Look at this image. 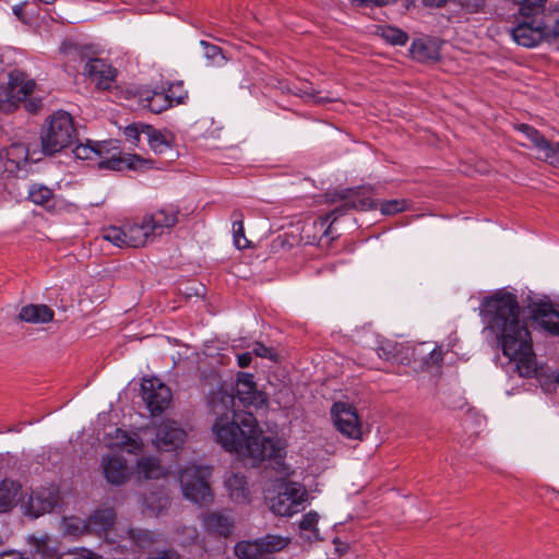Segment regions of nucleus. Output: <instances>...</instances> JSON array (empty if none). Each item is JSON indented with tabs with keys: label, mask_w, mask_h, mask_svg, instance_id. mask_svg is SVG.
Here are the masks:
<instances>
[{
	"label": "nucleus",
	"mask_w": 559,
	"mask_h": 559,
	"mask_svg": "<svg viewBox=\"0 0 559 559\" xmlns=\"http://www.w3.org/2000/svg\"><path fill=\"white\" fill-rule=\"evenodd\" d=\"M211 413L215 416L212 432L226 451L260 462L283 457L284 448L274 437H262L252 413L235 412L233 388L221 384L207 396Z\"/></svg>",
	"instance_id": "nucleus-1"
},
{
	"label": "nucleus",
	"mask_w": 559,
	"mask_h": 559,
	"mask_svg": "<svg viewBox=\"0 0 559 559\" xmlns=\"http://www.w3.org/2000/svg\"><path fill=\"white\" fill-rule=\"evenodd\" d=\"M480 316L497 336L502 353L515 364L521 377L537 373L536 355L527 323L520 319V306L514 294L498 290L480 305Z\"/></svg>",
	"instance_id": "nucleus-2"
},
{
	"label": "nucleus",
	"mask_w": 559,
	"mask_h": 559,
	"mask_svg": "<svg viewBox=\"0 0 559 559\" xmlns=\"http://www.w3.org/2000/svg\"><path fill=\"white\" fill-rule=\"evenodd\" d=\"M78 139L72 116L64 110H57L44 122L40 132L43 153L53 155L71 146Z\"/></svg>",
	"instance_id": "nucleus-3"
},
{
	"label": "nucleus",
	"mask_w": 559,
	"mask_h": 559,
	"mask_svg": "<svg viewBox=\"0 0 559 559\" xmlns=\"http://www.w3.org/2000/svg\"><path fill=\"white\" fill-rule=\"evenodd\" d=\"M35 86V81L27 80L23 73H10L8 83L0 86V109L12 111L23 103L28 112L37 114L43 108V100L32 96Z\"/></svg>",
	"instance_id": "nucleus-4"
},
{
	"label": "nucleus",
	"mask_w": 559,
	"mask_h": 559,
	"mask_svg": "<svg viewBox=\"0 0 559 559\" xmlns=\"http://www.w3.org/2000/svg\"><path fill=\"white\" fill-rule=\"evenodd\" d=\"M102 237L118 248H140L155 238L145 215L124 227L109 226L102 230Z\"/></svg>",
	"instance_id": "nucleus-5"
},
{
	"label": "nucleus",
	"mask_w": 559,
	"mask_h": 559,
	"mask_svg": "<svg viewBox=\"0 0 559 559\" xmlns=\"http://www.w3.org/2000/svg\"><path fill=\"white\" fill-rule=\"evenodd\" d=\"M212 471L204 465L191 464L180 474V486L186 499L199 506H207L213 501V493L209 484Z\"/></svg>",
	"instance_id": "nucleus-6"
},
{
	"label": "nucleus",
	"mask_w": 559,
	"mask_h": 559,
	"mask_svg": "<svg viewBox=\"0 0 559 559\" xmlns=\"http://www.w3.org/2000/svg\"><path fill=\"white\" fill-rule=\"evenodd\" d=\"M307 499L308 492L301 484L288 481L275 497L270 499L269 504L274 514L292 516L304 508Z\"/></svg>",
	"instance_id": "nucleus-7"
},
{
	"label": "nucleus",
	"mask_w": 559,
	"mask_h": 559,
	"mask_svg": "<svg viewBox=\"0 0 559 559\" xmlns=\"http://www.w3.org/2000/svg\"><path fill=\"white\" fill-rule=\"evenodd\" d=\"M331 417L337 431L344 437L358 440L362 436V425L356 407L347 402H335L331 408Z\"/></svg>",
	"instance_id": "nucleus-8"
},
{
	"label": "nucleus",
	"mask_w": 559,
	"mask_h": 559,
	"mask_svg": "<svg viewBox=\"0 0 559 559\" xmlns=\"http://www.w3.org/2000/svg\"><path fill=\"white\" fill-rule=\"evenodd\" d=\"M514 129L531 143L530 145L522 144L523 146L535 148L539 159L559 169V142L547 140L537 129L526 123L515 124Z\"/></svg>",
	"instance_id": "nucleus-9"
},
{
	"label": "nucleus",
	"mask_w": 559,
	"mask_h": 559,
	"mask_svg": "<svg viewBox=\"0 0 559 559\" xmlns=\"http://www.w3.org/2000/svg\"><path fill=\"white\" fill-rule=\"evenodd\" d=\"M110 141L104 142H93L87 140L86 143H79L73 148V154L75 158L82 160H99L100 168H109L119 170L122 167L123 160L121 158H116V153H114L110 157H105V153H109Z\"/></svg>",
	"instance_id": "nucleus-10"
},
{
	"label": "nucleus",
	"mask_w": 559,
	"mask_h": 559,
	"mask_svg": "<svg viewBox=\"0 0 559 559\" xmlns=\"http://www.w3.org/2000/svg\"><path fill=\"white\" fill-rule=\"evenodd\" d=\"M141 393L153 416L163 413L171 402L170 389L155 377L143 379Z\"/></svg>",
	"instance_id": "nucleus-11"
},
{
	"label": "nucleus",
	"mask_w": 559,
	"mask_h": 559,
	"mask_svg": "<svg viewBox=\"0 0 559 559\" xmlns=\"http://www.w3.org/2000/svg\"><path fill=\"white\" fill-rule=\"evenodd\" d=\"M59 501V491L56 487L33 490L24 502L25 513L34 519L50 512Z\"/></svg>",
	"instance_id": "nucleus-12"
},
{
	"label": "nucleus",
	"mask_w": 559,
	"mask_h": 559,
	"mask_svg": "<svg viewBox=\"0 0 559 559\" xmlns=\"http://www.w3.org/2000/svg\"><path fill=\"white\" fill-rule=\"evenodd\" d=\"M236 395L243 406H252L255 409L265 408L267 406L266 394L257 389L251 373L241 372L238 374Z\"/></svg>",
	"instance_id": "nucleus-13"
},
{
	"label": "nucleus",
	"mask_w": 559,
	"mask_h": 559,
	"mask_svg": "<svg viewBox=\"0 0 559 559\" xmlns=\"http://www.w3.org/2000/svg\"><path fill=\"white\" fill-rule=\"evenodd\" d=\"M511 35L518 45L526 48L536 47L543 40H547L540 17L538 20L531 19V21L525 19L512 28Z\"/></svg>",
	"instance_id": "nucleus-14"
},
{
	"label": "nucleus",
	"mask_w": 559,
	"mask_h": 559,
	"mask_svg": "<svg viewBox=\"0 0 559 559\" xmlns=\"http://www.w3.org/2000/svg\"><path fill=\"white\" fill-rule=\"evenodd\" d=\"M186 431L175 420H164L156 427L154 443L158 450L173 451L186 440Z\"/></svg>",
	"instance_id": "nucleus-15"
},
{
	"label": "nucleus",
	"mask_w": 559,
	"mask_h": 559,
	"mask_svg": "<svg viewBox=\"0 0 559 559\" xmlns=\"http://www.w3.org/2000/svg\"><path fill=\"white\" fill-rule=\"evenodd\" d=\"M28 160V148L24 143H12L0 151V177L15 175Z\"/></svg>",
	"instance_id": "nucleus-16"
},
{
	"label": "nucleus",
	"mask_w": 559,
	"mask_h": 559,
	"mask_svg": "<svg viewBox=\"0 0 559 559\" xmlns=\"http://www.w3.org/2000/svg\"><path fill=\"white\" fill-rule=\"evenodd\" d=\"M528 308L532 319L538 326L552 335H559V312L550 302L538 300L532 302Z\"/></svg>",
	"instance_id": "nucleus-17"
},
{
	"label": "nucleus",
	"mask_w": 559,
	"mask_h": 559,
	"mask_svg": "<svg viewBox=\"0 0 559 559\" xmlns=\"http://www.w3.org/2000/svg\"><path fill=\"white\" fill-rule=\"evenodd\" d=\"M83 71L100 90H109L117 78V70L104 59H90Z\"/></svg>",
	"instance_id": "nucleus-18"
},
{
	"label": "nucleus",
	"mask_w": 559,
	"mask_h": 559,
	"mask_svg": "<svg viewBox=\"0 0 559 559\" xmlns=\"http://www.w3.org/2000/svg\"><path fill=\"white\" fill-rule=\"evenodd\" d=\"M179 210L174 204H167L160 209L146 213V222H148L155 237L162 236L165 231L171 229L178 223Z\"/></svg>",
	"instance_id": "nucleus-19"
},
{
	"label": "nucleus",
	"mask_w": 559,
	"mask_h": 559,
	"mask_svg": "<svg viewBox=\"0 0 559 559\" xmlns=\"http://www.w3.org/2000/svg\"><path fill=\"white\" fill-rule=\"evenodd\" d=\"M109 448H117L131 454H138L143 449V441L135 432H128L121 428H115L106 435Z\"/></svg>",
	"instance_id": "nucleus-20"
},
{
	"label": "nucleus",
	"mask_w": 559,
	"mask_h": 559,
	"mask_svg": "<svg viewBox=\"0 0 559 559\" xmlns=\"http://www.w3.org/2000/svg\"><path fill=\"white\" fill-rule=\"evenodd\" d=\"M102 467L105 478L112 485H121L130 476L126 460L118 455L108 454L103 456Z\"/></svg>",
	"instance_id": "nucleus-21"
},
{
	"label": "nucleus",
	"mask_w": 559,
	"mask_h": 559,
	"mask_svg": "<svg viewBox=\"0 0 559 559\" xmlns=\"http://www.w3.org/2000/svg\"><path fill=\"white\" fill-rule=\"evenodd\" d=\"M372 194V187H358L335 192L337 200H348L353 210L358 211H368L374 207L376 204L371 198Z\"/></svg>",
	"instance_id": "nucleus-22"
},
{
	"label": "nucleus",
	"mask_w": 559,
	"mask_h": 559,
	"mask_svg": "<svg viewBox=\"0 0 559 559\" xmlns=\"http://www.w3.org/2000/svg\"><path fill=\"white\" fill-rule=\"evenodd\" d=\"M139 104L151 112L160 114L171 107L165 90L142 87L136 93Z\"/></svg>",
	"instance_id": "nucleus-23"
},
{
	"label": "nucleus",
	"mask_w": 559,
	"mask_h": 559,
	"mask_svg": "<svg viewBox=\"0 0 559 559\" xmlns=\"http://www.w3.org/2000/svg\"><path fill=\"white\" fill-rule=\"evenodd\" d=\"M283 88L292 93L302 99L307 103H312L317 105L325 104L329 102H335L338 99L337 96L333 95L331 92H326L324 95L321 91H316L311 83L309 82H302L299 85L293 84V85H286L283 86Z\"/></svg>",
	"instance_id": "nucleus-24"
},
{
	"label": "nucleus",
	"mask_w": 559,
	"mask_h": 559,
	"mask_svg": "<svg viewBox=\"0 0 559 559\" xmlns=\"http://www.w3.org/2000/svg\"><path fill=\"white\" fill-rule=\"evenodd\" d=\"M224 484L231 501L240 504L249 503L250 490L242 474L231 472L225 477Z\"/></svg>",
	"instance_id": "nucleus-25"
},
{
	"label": "nucleus",
	"mask_w": 559,
	"mask_h": 559,
	"mask_svg": "<svg viewBox=\"0 0 559 559\" xmlns=\"http://www.w3.org/2000/svg\"><path fill=\"white\" fill-rule=\"evenodd\" d=\"M202 522L206 532L213 535L227 537L233 530V521L221 512L205 513Z\"/></svg>",
	"instance_id": "nucleus-26"
},
{
	"label": "nucleus",
	"mask_w": 559,
	"mask_h": 559,
	"mask_svg": "<svg viewBox=\"0 0 559 559\" xmlns=\"http://www.w3.org/2000/svg\"><path fill=\"white\" fill-rule=\"evenodd\" d=\"M55 312L51 308L46 305H27L22 307L19 319L20 321L32 323V324H41L48 323L53 320Z\"/></svg>",
	"instance_id": "nucleus-27"
},
{
	"label": "nucleus",
	"mask_w": 559,
	"mask_h": 559,
	"mask_svg": "<svg viewBox=\"0 0 559 559\" xmlns=\"http://www.w3.org/2000/svg\"><path fill=\"white\" fill-rule=\"evenodd\" d=\"M135 473L144 479H158L165 476V468L155 456H142L136 461Z\"/></svg>",
	"instance_id": "nucleus-28"
},
{
	"label": "nucleus",
	"mask_w": 559,
	"mask_h": 559,
	"mask_svg": "<svg viewBox=\"0 0 559 559\" xmlns=\"http://www.w3.org/2000/svg\"><path fill=\"white\" fill-rule=\"evenodd\" d=\"M21 490L22 487L16 481L5 479L0 484V512H7L15 506Z\"/></svg>",
	"instance_id": "nucleus-29"
},
{
	"label": "nucleus",
	"mask_w": 559,
	"mask_h": 559,
	"mask_svg": "<svg viewBox=\"0 0 559 559\" xmlns=\"http://www.w3.org/2000/svg\"><path fill=\"white\" fill-rule=\"evenodd\" d=\"M116 513L112 509H104L95 511L88 519L90 530L103 532L108 535V532L115 525Z\"/></svg>",
	"instance_id": "nucleus-30"
},
{
	"label": "nucleus",
	"mask_w": 559,
	"mask_h": 559,
	"mask_svg": "<svg viewBox=\"0 0 559 559\" xmlns=\"http://www.w3.org/2000/svg\"><path fill=\"white\" fill-rule=\"evenodd\" d=\"M263 543L259 539L239 542L235 546V554L239 559H264Z\"/></svg>",
	"instance_id": "nucleus-31"
},
{
	"label": "nucleus",
	"mask_w": 559,
	"mask_h": 559,
	"mask_svg": "<svg viewBox=\"0 0 559 559\" xmlns=\"http://www.w3.org/2000/svg\"><path fill=\"white\" fill-rule=\"evenodd\" d=\"M121 537L132 540L139 548L142 549L152 547L156 542L155 534L148 530L143 528H122Z\"/></svg>",
	"instance_id": "nucleus-32"
},
{
	"label": "nucleus",
	"mask_w": 559,
	"mask_h": 559,
	"mask_svg": "<svg viewBox=\"0 0 559 559\" xmlns=\"http://www.w3.org/2000/svg\"><path fill=\"white\" fill-rule=\"evenodd\" d=\"M144 138L151 150L156 154H164L170 150V143L167 138L152 126H143Z\"/></svg>",
	"instance_id": "nucleus-33"
},
{
	"label": "nucleus",
	"mask_w": 559,
	"mask_h": 559,
	"mask_svg": "<svg viewBox=\"0 0 559 559\" xmlns=\"http://www.w3.org/2000/svg\"><path fill=\"white\" fill-rule=\"evenodd\" d=\"M319 522V514L316 511L306 513L299 522L301 536L307 540H317L320 538L319 530L317 527Z\"/></svg>",
	"instance_id": "nucleus-34"
},
{
	"label": "nucleus",
	"mask_w": 559,
	"mask_h": 559,
	"mask_svg": "<svg viewBox=\"0 0 559 559\" xmlns=\"http://www.w3.org/2000/svg\"><path fill=\"white\" fill-rule=\"evenodd\" d=\"M28 200L34 204L48 207L53 199V192L47 186L41 183H33L27 190Z\"/></svg>",
	"instance_id": "nucleus-35"
},
{
	"label": "nucleus",
	"mask_w": 559,
	"mask_h": 559,
	"mask_svg": "<svg viewBox=\"0 0 559 559\" xmlns=\"http://www.w3.org/2000/svg\"><path fill=\"white\" fill-rule=\"evenodd\" d=\"M547 0H521L520 2V14L524 19L538 20L539 17L547 14L545 3Z\"/></svg>",
	"instance_id": "nucleus-36"
},
{
	"label": "nucleus",
	"mask_w": 559,
	"mask_h": 559,
	"mask_svg": "<svg viewBox=\"0 0 559 559\" xmlns=\"http://www.w3.org/2000/svg\"><path fill=\"white\" fill-rule=\"evenodd\" d=\"M234 243L238 249L249 247V240L245 237L243 215L240 211L233 212Z\"/></svg>",
	"instance_id": "nucleus-37"
},
{
	"label": "nucleus",
	"mask_w": 559,
	"mask_h": 559,
	"mask_svg": "<svg viewBox=\"0 0 559 559\" xmlns=\"http://www.w3.org/2000/svg\"><path fill=\"white\" fill-rule=\"evenodd\" d=\"M200 45L203 47L204 57L209 60L211 66L221 67L226 63L227 58L221 47L201 40Z\"/></svg>",
	"instance_id": "nucleus-38"
},
{
	"label": "nucleus",
	"mask_w": 559,
	"mask_h": 559,
	"mask_svg": "<svg viewBox=\"0 0 559 559\" xmlns=\"http://www.w3.org/2000/svg\"><path fill=\"white\" fill-rule=\"evenodd\" d=\"M547 39L559 37V11L548 10L547 14L540 17Z\"/></svg>",
	"instance_id": "nucleus-39"
},
{
	"label": "nucleus",
	"mask_w": 559,
	"mask_h": 559,
	"mask_svg": "<svg viewBox=\"0 0 559 559\" xmlns=\"http://www.w3.org/2000/svg\"><path fill=\"white\" fill-rule=\"evenodd\" d=\"M87 530H90L88 522L86 523L80 518H66L62 521V531L64 535L76 537Z\"/></svg>",
	"instance_id": "nucleus-40"
},
{
	"label": "nucleus",
	"mask_w": 559,
	"mask_h": 559,
	"mask_svg": "<svg viewBox=\"0 0 559 559\" xmlns=\"http://www.w3.org/2000/svg\"><path fill=\"white\" fill-rule=\"evenodd\" d=\"M165 93L171 103V107L185 103L188 97V92L185 90L181 81L170 83Z\"/></svg>",
	"instance_id": "nucleus-41"
},
{
	"label": "nucleus",
	"mask_w": 559,
	"mask_h": 559,
	"mask_svg": "<svg viewBox=\"0 0 559 559\" xmlns=\"http://www.w3.org/2000/svg\"><path fill=\"white\" fill-rule=\"evenodd\" d=\"M409 209V202L406 199H394L383 201L380 204V211L383 215H395Z\"/></svg>",
	"instance_id": "nucleus-42"
},
{
	"label": "nucleus",
	"mask_w": 559,
	"mask_h": 559,
	"mask_svg": "<svg viewBox=\"0 0 559 559\" xmlns=\"http://www.w3.org/2000/svg\"><path fill=\"white\" fill-rule=\"evenodd\" d=\"M381 36L392 45H405L408 40V35L392 26H385L381 28Z\"/></svg>",
	"instance_id": "nucleus-43"
},
{
	"label": "nucleus",
	"mask_w": 559,
	"mask_h": 559,
	"mask_svg": "<svg viewBox=\"0 0 559 559\" xmlns=\"http://www.w3.org/2000/svg\"><path fill=\"white\" fill-rule=\"evenodd\" d=\"M260 540L263 543L262 546L265 556L271 552L282 550L288 543L286 538L276 535H267L260 538Z\"/></svg>",
	"instance_id": "nucleus-44"
},
{
	"label": "nucleus",
	"mask_w": 559,
	"mask_h": 559,
	"mask_svg": "<svg viewBox=\"0 0 559 559\" xmlns=\"http://www.w3.org/2000/svg\"><path fill=\"white\" fill-rule=\"evenodd\" d=\"M411 53L415 59L420 61L433 57V51L423 40H415L413 43Z\"/></svg>",
	"instance_id": "nucleus-45"
},
{
	"label": "nucleus",
	"mask_w": 559,
	"mask_h": 559,
	"mask_svg": "<svg viewBox=\"0 0 559 559\" xmlns=\"http://www.w3.org/2000/svg\"><path fill=\"white\" fill-rule=\"evenodd\" d=\"M338 201L334 195L332 202ZM342 204L332 210L329 214H326L325 222L328 221H336L340 216L345 215L349 210H353L352 204L348 200H341Z\"/></svg>",
	"instance_id": "nucleus-46"
},
{
	"label": "nucleus",
	"mask_w": 559,
	"mask_h": 559,
	"mask_svg": "<svg viewBox=\"0 0 559 559\" xmlns=\"http://www.w3.org/2000/svg\"><path fill=\"white\" fill-rule=\"evenodd\" d=\"M258 357L270 359L271 361H277V353L264 344L257 342L253 344L252 353Z\"/></svg>",
	"instance_id": "nucleus-47"
},
{
	"label": "nucleus",
	"mask_w": 559,
	"mask_h": 559,
	"mask_svg": "<svg viewBox=\"0 0 559 559\" xmlns=\"http://www.w3.org/2000/svg\"><path fill=\"white\" fill-rule=\"evenodd\" d=\"M143 126L144 124H131L126 127L124 135L132 144L138 145L141 138L144 136Z\"/></svg>",
	"instance_id": "nucleus-48"
},
{
	"label": "nucleus",
	"mask_w": 559,
	"mask_h": 559,
	"mask_svg": "<svg viewBox=\"0 0 559 559\" xmlns=\"http://www.w3.org/2000/svg\"><path fill=\"white\" fill-rule=\"evenodd\" d=\"M450 2L461 5L471 13L478 12L485 4V0H450Z\"/></svg>",
	"instance_id": "nucleus-49"
},
{
	"label": "nucleus",
	"mask_w": 559,
	"mask_h": 559,
	"mask_svg": "<svg viewBox=\"0 0 559 559\" xmlns=\"http://www.w3.org/2000/svg\"><path fill=\"white\" fill-rule=\"evenodd\" d=\"M393 349L394 346L391 343L386 342L377 349V353L380 358L390 360L393 357Z\"/></svg>",
	"instance_id": "nucleus-50"
},
{
	"label": "nucleus",
	"mask_w": 559,
	"mask_h": 559,
	"mask_svg": "<svg viewBox=\"0 0 559 559\" xmlns=\"http://www.w3.org/2000/svg\"><path fill=\"white\" fill-rule=\"evenodd\" d=\"M360 5H388L396 2V0H352Z\"/></svg>",
	"instance_id": "nucleus-51"
},
{
	"label": "nucleus",
	"mask_w": 559,
	"mask_h": 559,
	"mask_svg": "<svg viewBox=\"0 0 559 559\" xmlns=\"http://www.w3.org/2000/svg\"><path fill=\"white\" fill-rule=\"evenodd\" d=\"M146 559H180V556L176 551L165 550Z\"/></svg>",
	"instance_id": "nucleus-52"
},
{
	"label": "nucleus",
	"mask_w": 559,
	"mask_h": 559,
	"mask_svg": "<svg viewBox=\"0 0 559 559\" xmlns=\"http://www.w3.org/2000/svg\"><path fill=\"white\" fill-rule=\"evenodd\" d=\"M252 360V354L250 352H246L242 354H239L237 356L238 366L240 368H247L251 364Z\"/></svg>",
	"instance_id": "nucleus-53"
},
{
	"label": "nucleus",
	"mask_w": 559,
	"mask_h": 559,
	"mask_svg": "<svg viewBox=\"0 0 559 559\" xmlns=\"http://www.w3.org/2000/svg\"><path fill=\"white\" fill-rule=\"evenodd\" d=\"M442 349L441 347H435L431 352H430V360L432 364H439L441 360H442Z\"/></svg>",
	"instance_id": "nucleus-54"
},
{
	"label": "nucleus",
	"mask_w": 559,
	"mask_h": 559,
	"mask_svg": "<svg viewBox=\"0 0 559 559\" xmlns=\"http://www.w3.org/2000/svg\"><path fill=\"white\" fill-rule=\"evenodd\" d=\"M0 559H26L22 554L16 551H4L0 554Z\"/></svg>",
	"instance_id": "nucleus-55"
},
{
	"label": "nucleus",
	"mask_w": 559,
	"mask_h": 559,
	"mask_svg": "<svg viewBox=\"0 0 559 559\" xmlns=\"http://www.w3.org/2000/svg\"><path fill=\"white\" fill-rule=\"evenodd\" d=\"M425 5L428 7H442L447 2H450V0H423Z\"/></svg>",
	"instance_id": "nucleus-56"
},
{
	"label": "nucleus",
	"mask_w": 559,
	"mask_h": 559,
	"mask_svg": "<svg viewBox=\"0 0 559 559\" xmlns=\"http://www.w3.org/2000/svg\"><path fill=\"white\" fill-rule=\"evenodd\" d=\"M13 12H14V14H15V15L20 16V15H21V12H22V8H21V7H19V5H15V7L13 8Z\"/></svg>",
	"instance_id": "nucleus-57"
}]
</instances>
